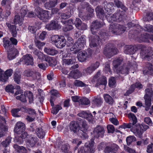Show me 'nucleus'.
Returning <instances> with one entry per match:
<instances>
[{"mask_svg":"<svg viewBox=\"0 0 153 153\" xmlns=\"http://www.w3.org/2000/svg\"><path fill=\"white\" fill-rule=\"evenodd\" d=\"M135 138L134 136H130L127 137L126 141L128 145H129L131 143L135 140Z\"/></svg>","mask_w":153,"mask_h":153,"instance_id":"e2e57ef3","label":"nucleus"},{"mask_svg":"<svg viewBox=\"0 0 153 153\" xmlns=\"http://www.w3.org/2000/svg\"><path fill=\"white\" fill-rule=\"evenodd\" d=\"M150 35L147 33L142 35L140 38V40L139 41V42H148L149 39Z\"/></svg>","mask_w":153,"mask_h":153,"instance_id":"e433bc0d","label":"nucleus"},{"mask_svg":"<svg viewBox=\"0 0 153 153\" xmlns=\"http://www.w3.org/2000/svg\"><path fill=\"white\" fill-rule=\"evenodd\" d=\"M6 123L5 119L0 115V137L4 134V132L7 131V128L4 124Z\"/></svg>","mask_w":153,"mask_h":153,"instance_id":"ddd939ff","label":"nucleus"},{"mask_svg":"<svg viewBox=\"0 0 153 153\" xmlns=\"http://www.w3.org/2000/svg\"><path fill=\"white\" fill-rule=\"evenodd\" d=\"M143 86L139 82H137L134 84L132 85L130 87L128 90L127 91L125 95L126 96L128 95L131 93H132L134 90L135 88H137L139 89L142 88Z\"/></svg>","mask_w":153,"mask_h":153,"instance_id":"412c9836","label":"nucleus"},{"mask_svg":"<svg viewBox=\"0 0 153 153\" xmlns=\"http://www.w3.org/2000/svg\"><path fill=\"white\" fill-rule=\"evenodd\" d=\"M13 148L16 150L18 153H27V150L26 148L22 146H19L17 144L13 145Z\"/></svg>","mask_w":153,"mask_h":153,"instance_id":"473e14b6","label":"nucleus"},{"mask_svg":"<svg viewBox=\"0 0 153 153\" xmlns=\"http://www.w3.org/2000/svg\"><path fill=\"white\" fill-rule=\"evenodd\" d=\"M131 131L136 136H138L140 138L142 137V134L144 131H143V129H141V127L140 126L136 125V127L132 128V129H131Z\"/></svg>","mask_w":153,"mask_h":153,"instance_id":"dca6fc26","label":"nucleus"},{"mask_svg":"<svg viewBox=\"0 0 153 153\" xmlns=\"http://www.w3.org/2000/svg\"><path fill=\"white\" fill-rule=\"evenodd\" d=\"M23 20V18L20 15L15 16L14 20V23L15 24H19L20 26L22 25Z\"/></svg>","mask_w":153,"mask_h":153,"instance_id":"f704fd0d","label":"nucleus"},{"mask_svg":"<svg viewBox=\"0 0 153 153\" xmlns=\"http://www.w3.org/2000/svg\"><path fill=\"white\" fill-rule=\"evenodd\" d=\"M74 85L76 86L83 87L87 86V85L82 82V81L76 80L74 83Z\"/></svg>","mask_w":153,"mask_h":153,"instance_id":"8fccbe9b","label":"nucleus"},{"mask_svg":"<svg viewBox=\"0 0 153 153\" xmlns=\"http://www.w3.org/2000/svg\"><path fill=\"white\" fill-rule=\"evenodd\" d=\"M91 54H88L87 52L83 51L79 52L77 55V58L79 61L83 62L91 56Z\"/></svg>","mask_w":153,"mask_h":153,"instance_id":"f3484780","label":"nucleus"},{"mask_svg":"<svg viewBox=\"0 0 153 153\" xmlns=\"http://www.w3.org/2000/svg\"><path fill=\"white\" fill-rule=\"evenodd\" d=\"M95 11L98 16L102 20L106 18L109 22H119L121 21L123 17V12L120 10L117 11L114 14L105 13L100 6H98L95 9Z\"/></svg>","mask_w":153,"mask_h":153,"instance_id":"f03ea898","label":"nucleus"},{"mask_svg":"<svg viewBox=\"0 0 153 153\" xmlns=\"http://www.w3.org/2000/svg\"><path fill=\"white\" fill-rule=\"evenodd\" d=\"M25 129L24 124L21 122H19L16 123L14 131L16 133L20 134L24 131Z\"/></svg>","mask_w":153,"mask_h":153,"instance_id":"f8f14e48","label":"nucleus"},{"mask_svg":"<svg viewBox=\"0 0 153 153\" xmlns=\"http://www.w3.org/2000/svg\"><path fill=\"white\" fill-rule=\"evenodd\" d=\"M31 77L33 80H39L41 78V75L39 72L33 70Z\"/></svg>","mask_w":153,"mask_h":153,"instance_id":"37998d69","label":"nucleus"},{"mask_svg":"<svg viewBox=\"0 0 153 153\" xmlns=\"http://www.w3.org/2000/svg\"><path fill=\"white\" fill-rule=\"evenodd\" d=\"M79 103L81 104L88 105L90 103L89 100L86 98H82L79 100Z\"/></svg>","mask_w":153,"mask_h":153,"instance_id":"09e8293b","label":"nucleus"},{"mask_svg":"<svg viewBox=\"0 0 153 153\" xmlns=\"http://www.w3.org/2000/svg\"><path fill=\"white\" fill-rule=\"evenodd\" d=\"M60 38V36H59L58 35H54L52 36L51 37V40L55 45L56 44V43L57 42L58 40Z\"/></svg>","mask_w":153,"mask_h":153,"instance_id":"864d4df0","label":"nucleus"},{"mask_svg":"<svg viewBox=\"0 0 153 153\" xmlns=\"http://www.w3.org/2000/svg\"><path fill=\"white\" fill-rule=\"evenodd\" d=\"M116 83L114 77H112L110 78L109 80V85L111 87H113Z\"/></svg>","mask_w":153,"mask_h":153,"instance_id":"69168bd1","label":"nucleus"},{"mask_svg":"<svg viewBox=\"0 0 153 153\" xmlns=\"http://www.w3.org/2000/svg\"><path fill=\"white\" fill-rule=\"evenodd\" d=\"M94 71L90 66L86 69H85L83 70L82 72L83 76H86L88 74H90Z\"/></svg>","mask_w":153,"mask_h":153,"instance_id":"c03bdc74","label":"nucleus"},{"mask_svg":"<svg viewBox=\"0 0 153 153\" xmlns=\"http://www.w3.org/2000/svg\"><path fill=\"white\" fill-rule=\"evenodd\" d=\"M103 97L105 102L109 105H112L114 103L113 98L108 94H104L103 95Z\"/></svg>","mask_w":153,"mask_h":153,"instance_id":"b1692460","label":"nucleus"},{"mask_svg":"<svg viewBox=\"0 0 153 153\" xmlns=\"http://www.w3.org/2000/svg\"><path fill=\"white\" fill-rule=\"evenodd\" d=\"M14 89L13 86L12 85H8L6 86L5 90L7 92H10L12 93H14L13 90Z\"/></svg>","mask_w":153,"mask_h":153,"instance_id":"338daca9","label":"nucleus"},{"mask_svg":"<svg viewBox=\"0 0 153 153\" xmlns=\"http://www.w3.org/2000/svg\"><path fill=\"white\" fill-rule=\"evenodd\" d=\"M11 49V50L8 51L7 53L8 58L10 60L14 59L18 53L16 49L14 48Z\"/></svg>","mask_w":153,"mask_h":153,"instance_id":"cd10ccee","label":"nucleus"},{"mask_svg":"<svg viewBox=\"0 0 153 153\" xmlns=\"http://www.w3.org/2000/svg\"><path fill=\"white\" fill-rule=\"evenodd\" d=\"M82 5H85L87 7L86 8L87 10L90 13V16L91 17L94 11V9L92 8L91 6L89 5L88 3H83L82 4Z\"/></svg>","mask_w":153,"mask_h":153,"instance_id":"a18cd8bd","label":"nucleus"},{"mask_svg":"<svg viewBox=\"0 0 153 153\" xmlns=\"http://www.w3.org/2000/svg\"><path fill=\"white\" fill-rule=\"evenodd\" d=\"M27 11L26 6H24L20 10L21 16L24 18L27 13Z\"/></svg>","mask_w":153,"mask_h":153,"instance_id":"0e129e2a","label":"nucleus"},{"mask_svg":"<svg viewBox=\"0 0 153 153\" xmlns=\"http://www.w3.org/2000/svg\"><path fill=\"white\" fill-rule=\"evenodd\" d=\"M44 52L47 54L54 56L58 53V51L53 48H45L44 49Z\"/></svg>","mask_w":153,"mask_h":153,"instance_id":"c756f323","label":"nucleus"},{"mask_svg":"<svg viewBox=\"0 0 153 153\" xmlns=\"http://www.w3.org/2000/svg\"><path fill=\"white\" fill-rule=\"evenodd\" d=\"M140 56L142 59L149 61L153 57L152 51L151 48L144 47L141 50Z\"/></svg>","mask_w":153,"mask_h":153,"instance_id":"0eeeda50","label":"nucleus"},{"mask_svg":"<svg viewBox=\"0 0 153 153\" xmlns=\"http://www.w3.org/2000/svg\"><path fill=\"white\" fill-rule=\"evenodd\" d=\"M51 94L52 95H53L56 97H60V94L58 91L55 89H52L51 91Z\"/></svg>","mask_w":153,"mask_h":153,"instance_id":"774afa93","label":"nucleus"},{"mask_svg":"<svg viewBox=\"0 0 153 153\" xmlns=\"http://www.w3.org/2000/svg\"><path fill=\"white\" fill-rule=\"evenodd\" d=\"M120 127L123 128H130L131 129L132 128L136 127V125H134L132 123H123L120 126Z\"/></svg>","mask_w":153,"mask_h":153,"instance_id":"49530a36","label":"nucleus"},{"mask_svg":"<svg viewBox=\"0 0 153 153\" xmlns=\"http://www.w3.org/2000/svg\"><path fill=\"white\" fill-rule=\"evenodd\" d=\"M145 104L146 106L150 107L151 105V99L149 97L144 96Z\"/></svg>","mask_w":153,"mask_h":153,"instance_id":"bf43d9fd","label":"nucleus"},{"mask_svg":"<svg viewBox=\"0 0 153 153\" xmlns=\"http://www.w3.org/2000/svg\"><path fill=\"white\" fill-rule=\"evenodd\" d=\"M117 26H118V29L117 35L121 34L125 31L126 29V27H125L119 24H118Z\"/></svg>","mask_w":153,"mask_h":153,"instance_id":"79ce46f5","label":"nucleus"},{"mask_svg":"<svg viewBox=\"0 0 153 153\" xmlns=\"http://www.w3.org/2000/svg\"><path fill=\"white\" fill-rule=\"evenodd\" d=\"M144 30L145 31L153 33V26L150 25H146L144 27Z\"/></svg>","mask_w":153,"mask_h":153,"instance_id":"13d9d810","label":"nucleus"},{"mask_svg":"<svg viewBox=\"0 0 153 153\" xmlns=\"http://www.w3.org/2000/svg\"><path fill=\"white\" fill-rule=\"evenodd\" d=\"M16 99L17 100H19L22 102H26V96L24 94V95L22 94H21L20 96H18L16 97Z\"/></svg>","mask_w":153,"mask_h":153,"instance_id":"052dcab7","label":"nucleus"},{"mask_svg":"<svg viewBox=\"0 0 153 153\" xmlns=\"http://www.w3.org/2000/svg\"><path fill=\"white\" fill-rule=\"evenodd\" d=\"M141 48L140 45H135L134 46L132 45H126L124 49V52L127 54H134L138 49Z\"/></svg>","mask_w":153,"mask_h":153,"instance_id":"1a4fd4ad","label":"nucleus"},{"mask_svg":"<svg viewBox=\"0 0 153 153\" xmlns=\"http://www.w3.org/2000/svg\"><path fill=\"white\" fill-rule=\"evenodd\" d=\"M146 67L148 70H144L143 74L145 75L150 74L153 76V62L152 63L148 62L146 64Z\"/></svg>","mask_w":153,"mask_h":153,"instance_id":"5701e85b","label":"nucleus"},{"mask_svg":"<svg viewBox=\"0 0 153 153\" xmlns=\"http://www.w3.org/2000/svg\"><path fill=\"white\" fill-rule=\"evenodd\" d=\"M76 61L74 57L72 56L69 59H64L63 60V63L65 65H69L73 64Z\"/></svg>","mask_w":153,"mask_h":153,"instance_id":"ea45409f","label":"nucleus"},{"mask_svg":"<svg viewBox=\"0 0 153 153\" xmlns=\"http://www.w3.org/2000/svg\"><path fill=\"white\" fill-rule=\"evenodd\" d=\"M62 109L61 106L60 105H57L55 107H53L51 110V113L53 114H56L59 111Z\"/></svg>","mask_w":153,"mask_h":153,"instance_id":"3c124183","label":"nucleus"},{"mask_svg":"<svg viewBox=\"0 0 153 153\" xmlns=\"http://www.w3.org/2000/svg\"><path fill=\"white\" fill-rule=\"evenodd\" d=\"M107 83L106 77L105 76H102L97 81V83L95 85V87H98L100 85H106Z\"/></svg>","mask_w":153,"mask_h":153,"instance_id":"2f4dec72","label":"nucleus"},{"mask_svg":"<svg viewBox=\"0 0 153 153\" xmlns=\"http://www.w3.org/2000/svg\"><path fill=\"white\" fill-rule=\"evenodd\" d=\"M113 6V4L111 3H107L104 6V8L105 9V10L107 11V13H109L111 11V9L112 8Z\"/></svg>","mask_w":153,"mask_h":153,"instance_id":"603ef678","label":"nucleus"},{"mask_svg":"<svg viewBox=\"0 0 153 153\" xmlns=\"http://www.w3.org/2000/svg\"><path fill=\"white\" fill-rule=\"evenodd\" d=\"M25 94L26 96V95H27V97L29 100V102H32L33 100V95L32 93L30 91H27L25 92Z\"/></svg>","mask_w":153,"mask_h":153,"instance_id":"5fc2aeb1","label":"nucleus"},{"mask_svg":"<svg viewBox=\"0 0 153 153\" xmlns=\"http://www.w3.org/2000/svg\"><path fill=\"white\" fill-rule=\"evenodd\" d=\"M66 41L63 36H60L59 39L57 42L56 43L55 46L58 48H61L65 46Z\"/></svg>","mask_w":153,"mask_h":153,"instance_id":"a878e982","label":"nucleus"},{"mask_svg":"<svg viewBox=\"0 0 153 153\" xmlns=\"http://www.w3.org/2000/svg\"><path fill=\"white\" fill-rule=\"evenodd\" d=\"M3 43L4 48L7 51L10 50L12 47V45L9 40L6 39H3Z\"/></svg>","mask_w":153,"mask_h":153,"instance_id":"4c0bfd02","label":"nucleus"},{"mask_svg":"<svg viewBox=\"0 0 153 153\" xmlns=\"http://www.w3.org/2000/svg\"><path fill=\"white\" fill-rule=\"evenodd\" d=\"M6 25L9 28L10 31L11 32L12 36L14 37L16 36L17 32L16 30V27L15 25H11L8 23H7Z\"/></svg>","mask_w":153,"mask_h":153,"instance_id":"72a5a7b5","label":"nucleus"},{"mask_svg":"<svg viewBox=\"0 0 153 153\" xmlns=\"http://www.w3.org/2000/svg\"><path fill=\"white\" fill-rule=\"evenodd\" d=\"M94 139L92 138L91 140V142L88 143H85V148L82 147L79 150L78 153H94L95 152V147L94 145Z\"/></svg>","mask_w":153,"mask_h":153,"instance_id":"39448f33","label":"nucleus"},{"mask_svg":"<svg viewBox=\"0 0 153 153\" xmlns=\"http://www.w3.org/2000/svg\"><path fill=\"white\" fill-rule=\"evenodd\" d=\"M35 42L36 46L39 49H41L45 45V43L37 40L35 41Z\"/></svg>","mask_w":153,"mask_h":153,"instance_id":"680f3d73","label":"nucleus"},{"mask_svg":"<svg viewBox=\"0 0 153 153\" xmlns=\"http://www.w3.org/2000/svg\"><path fill=\"white\" fill-rule=\"evenodd\" d=\"M70 128L71 131H73L74 133H75L79 131V129H80V127L79 128V124L77 122L75 121H72L70 123Z\"/></svg>","mask_w":153,"mask_h":153,"instance_id":"393cba45","label":"nucleus"},{"mask_svg":"<svg viewBox=\"0 0 153 153\" xmlns=\"http://www.w3.org/2000/svg\"><path fill=\"white\" fill-rule=\"evenodd\" d=\"M38 140V138L35 136L31 135L28 137L26 141L27 146L28 147H33L34 146Z\"/></svg>","mask_w":153,"mask_h":153,"instance_id":"9d476101","label":"nucleus"},{"mask_svg":"<svg viewBox=\"0 0 153 153\" xmlns=\"http://www.w3.org/2000/svg\"><path fill=\"white\" fill-rule=\"evenodd\" d=\"M35 10L37 13V17L43 21H46L50 17L49 15V11L43 10L38 6V5H35Z\"/></svg>","mask_w":153,"mask_h":153,"instance_id":"423d86ee","label":"nucleus"},{"mask_svg":"<svg viewBox=\"0 0 153 153\" xmlns=\"http://www.w3.org/2000/svg\"><path fill=\"white\" fill-rule=\"evenodd\" d=\"M86 42L85 36L84 35L82 36L70 48L71 51H73V53H76L84 47Z\"/></svg>","mask_w":153,"mask_h":153,"instance_id":"20e7f679","label":"nucleus"},{"mask_svg":"<svg viewBox=\"0 0 153 153\" xmlns=\"http://www.w3.org/2000/svg\"><path fill=\"white\" fill-rule=\"evenodd\" d=\"M118 25L117 24H114L111 23L110 25L109 28V32L117 35V25Z\"/></svg>","mask_w":153,"mask_h":153,"instance_id":"c85d7f7f","label":"nucleus"},{"mask_svg":"<svg viewBox=\"0 0 153 153\" xmlns=\"http://www.w3.org/2000/svg\"><path fill=\"white\" fill-rule=\"evenodd\" d=\"M137 67L136 62L134 61H129L128 62L127 65H124L120 67L117 69H114V71L118 74H120L126 75L128 73L129 70L131 69H134Z\"/></svg>","mask_w":153,"mask_h":153,"instance_id":"7ed1b4c3","label":"nucleus"},{"mask_svg":"<svg viewBox=\"0 0 153 153\" xmlns=\"http://www.w3.org/2000/svg\"><path fill=\"white\" fill-rule=\"evenodd\" d=\"M103 22L96 20L92 23L91 26V31L92 34L90 35L89 36V40L90 41L89 45L92 48H96L97 51V49L100 50V44L102 39L105 40L104 39L107 38L106 34L103 32H101L99 33V36L95 35V33L97 30L101 27L104 25Z\"/></svg>","mask_w":153,"mask_h":153,"instance_id":"f257e3e1","label":"nucleus"},{"mask_svg":"<svg viewBox=\"0 0 153 153\" xmlns=\"http://www.w3.org/2000/svg\"><path fill=\"white\" fill-rule=\"evenodd\" d=\"M56 148H60L62 152L64 153L69 151L70 148L68 144H64L62 145L61 142L56 143L55 145Z\"/></svg>","mask_w":153,"mask_h":153,"instance_id":"aec40b11","label":"nucleus"},{"mask_svg":"<svg viewBox=\"0 0 153 153\" xmlns=\"http://www.w3.org/2000/svg\"><path fill=\"white\" fill-rule=\"evenodd\" d=\"M11 141V138L10 137H7L5 140L2 142V145L4 147H6L8 146Z\"/></svg>","mask_w":153,"mask_h":153,"instance_id":"4d7b16f0","label":"nucleus"},{"mask_svg":"<svg viewBox=\"0 0 153 153\" xmlns=\"http://www.w3.org/2000/svg\"><path fill=\"white\" fill-rule=\"evenodd\" d=\"M102 103V99L100 96L94 97L92 101L93 106L94 107L100 106Z\"/></svg>","mask_w":153,"mask_h":153,"instance_id":"4be33fe9","label":"nucleus"},{"mask_svg":"<svg viewBox=\"0 0 153 153\" xmlns=\"http://www.w3.org/2000/svg\"><path fill=\"white\" fill-rule=\"evenodd\" d=\"M45 61L48 63L49 66H53L55 65L54 58L49 56H46Z\"/></svg>","mask_w":153,"mask_h":153,"instance_id":"c9c22d12","label":"nucleus"},{"mask_svg":"<svg viewBox=\"0 0 153 153\" xmlns=\"http://www.w3.org/2000/svg\"><path fill=\"white\" fill-rule=\"evenodd\" d=\"M20 61L26 65H32L34 64L33 58L32 55L29 54H26L20 59Z\"/></svg>","mask_w":153,"mask_h":153,"instance_id":"9b49d317","label":"nucleus"},{"mask_svg":"<svg viewBox=\"0 0 153 153\" xmlns=\"http://www.w3.org/2000/svg\"><path fill=\"white\" fill-rule=\"evenodd\" d=\"M117 52V49L111 46V44L107 45L104 50V54L108 58H110L114 55L116 54Z\"/></svg>","mask_w":153,"mask_h":153,"instance_id":"6e6552de","label":"nucleus"},{"mask_svg":"<svg viewBox=\"0 0 153 153\" xmlns=\"http://www.w3.org/2000/svg\"><path fill=\"white\" fill-rule=\"evenodd\" d=\"M104 133L103 128L100 126L96 127L93 131L94 136L97 138L102 137Z\"/></svg>","mask_w":153,"mask_h":153,"instance_id":"6ab92c4d","label":"nucleus"},{"mask_svg":"<svg viewBox=\"0 0 153 153\" xmlns=\"http://www.w3.org/2000/svg\"><path fill=\"white\" fill-rule=\"evenodd\" d=\"M73 21L72 19H71L65 22L68 24H74L77 28H79L80 25L82 23L81 20L79 18H76L74 22Z\"/></svg>","mask_w":153,"mask_h":153,"instance_id":"bb28decb","label":"nucleus"},{"mask_svg":"<svg viewBox=\"0 0 153 153\" xmlns=\"http://www.w3.org/2000/svg\"><path fill=\"white\" fill-rule=\"evenodd\" d=\"M46 28L49 30H52L60 28V27L57 21H51L50 23L46 25Z\"/></svg>","mask_w":153,"mask_h":153,"instance_id":"a211bd4d","label":"nucleus"},{"mask_svg":"<svg viewBox=\"0 0 153 153\" xmlns=\"http://www.w3.org/2000/svg\"><path fill=\"white\" fill-rule=\"evenodd\" d=\"M83 75V73H82L79 70L76 69L71 71L68 74V78H73L77 79L81 77Z\"/></svg>","mask_w":153,"mask_h":153,"instance_id":"2eb2a0df","label":"nucleus"},{"mask_svg":"<svg viewBox=\"0 0 153 153\" xmlns=\"http://www.w3.org/2000/svg\"><path fill=\"white\" fill-rule=\"evenodd\" d=\"M36 133L38 137L40 138H43L45 135V133L41 128H36Z\"/></svg>","mask_w":153,"mask_h":153,"instance_id":"58836bf2","label":"nucleus"},{"mask_svg":"<svg viewBox=\"0 0 153 153\" xmlns=\"http://www.w3.org/2000/svg\"><path fill=\"white\" fill-rule=\"evenodd\" d=\"M128 118L132 120V124L134 125H136V123L137 122V119L136 116L133 114L130 113L128 114Z\"/></svg>","mask_w":153,"mask_h":153,"instance_id":"de8ad7c7","label":"nucleus"},{"mask_svg":"<svg viewBox=\"0 0 153 153\" xmlns=\"http://www.w3.org/2000/svg\"><path fill=\"white\" fill-rule=\"evenodd\" d=\"M80 123L81 126L80 127V130L84 133L82 134V138L84 139L87 138L88 137V136L86 133V132L88 128V126L86 122L82 120H81Z\"/></svg>","mask_w":153,"mask_h":153,"instance_id":"4468645a","label":"nucleus"},{"mask_svg":"<svg viewBox=\"0 0 153 153\" xmlns=\"http://www.w3.org/2000/svg\"><path fill=\"white\" fill-rule=\"evenodd\" d=\"M21 76L20 74H18L15 73L14 75V81L17 84H19L20 83Z\"/></svg>","mask_w":153,"mask_h":153,"instance_id":"6e6d98bb","label":"nucleus"},{"mask_svg":"<svg viewBox=\"0 0 153 153\" xmlns=\"http://www.w3.org/2000/svg\"><path fill=\"white\" fill-rule=\"evenodd\" d=\"M123 61L121 58H118L114 60L113 61V65L114 69H117V67L121 64Z\"/></svg>","mask_w":153,"mask_h":153,"instance_id":"a19ab883","label":"nucleus"},{"mask_svg":"<svg viewBox=\"0 0 153 153\" xmlns=\"http://www.w3.org/2000/svg\"><path fill=\"white\" fill-rule=\"evenodd\" d=\"M74 12L73 9H71L69 11L62 13L61 17L63 19H66L69 18L74 14Z\"/></svg>","mask_w":153,"mask_h":153,"instance_id":"7c9ffc66","label":"nucleus"}]
</instances>
